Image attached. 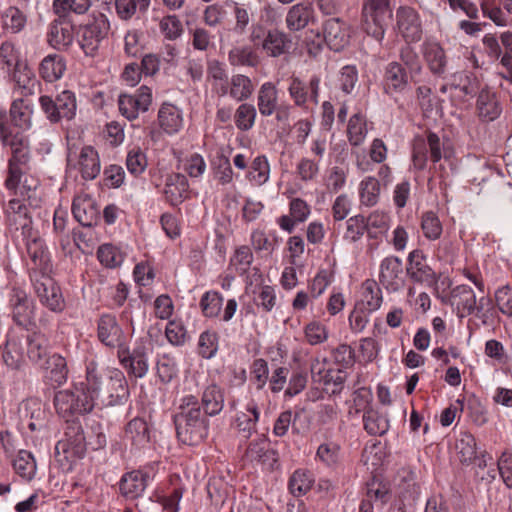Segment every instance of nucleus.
<instances>
[{
    "instance_id": "13",
    "label": "nucleus",
    "mask_w": 512,
    "mask_h": 512,
    "mask_svg": "<svg viewBox=\"0 0 512 512\" xmlns=\"http://www.w3.org/2000/svg\"><path fill=\"white\" fill-rule=\"evenodd\" d=\"M379 282L388 292H398L405 286L402 260L397 256L385 257L379 266Z\"/></svg>"
},
{
    "instance_id": "36",
    "label": "nucleus",
    "mask_w": 512,
    "mask_h": 512,
    "mask_svg": "<svg viewBox=\"0 0 512 512\" xmlns=\"http://www.w3.org/2000/svg\"><path fill=\"white\" fill-rule=\"evenodd\" d=\"M224 391L215 383L208 385L202 392L201 405L204 409L205 416H216L221 413L224 408Z\"/></svg>"
},
{
    "instance_id": "34",
    "label": "nucleus",
    "mask_w": 512,
    "mask_h": 512,
    "mask_svg": "<svg viewBox=\"0 0 512 512\" xmlns=\"http://www.w3.org/2000/svg\"><path fill=\"white\" fill-rule=\"evenodd\" d=\"M279 105L278 89L273 82H264L257 93V108L263 117L272 116Z\"/></svg>"
},
{
    "instance_id": "2",
    "label": "nucleus",
    "mask_w": 512,
    "mask_h": 512,
    "mask_svg": "<svg viewBox=\"0 0 512 512\" xmlns=\"http://www.w3.org/2000/svg\"><path fill=\"white\" fill-rule=\"evenodd\" d=\"M174 424L177 438L183 444L196 446L208 437L210 422L195 395L186 394L179 399Z\"/></svg>"
},
{
    "instance_id": "9",
    "label": "nucleus",
    "mask_w": 512,
    "mask_h": 512,
    "mask_svg": "<svg viewBox=\"0 0 512 512\" xmlns=\"http://www.w3.org/2000/svg\"><path fill=\"white\" fill-rule=\"evenodd\" d=\"M30 278L40 302L53 312H61L65 306L64 299L49 273L39 275L38 272H32Z\"/></svg>"
},
{
    "instance_id": "19",
    "label": "nucleus",
    "mask_w": 512,
    "mask_h": 512,
    "mask_svg": "<svg viewBox=\"0 0 512 512\" xmlns=\"http://www.w3.org/2000/svg\"><path fill=\"white\" fill-rule=\"evenodd\" d=\"M421 53L429 71L434 76L443 77L447 71L448 58L441 44L426 39L421 45Z\"/></svg>"
},
{
    "instance_id": "48",
    "label": "nucleus",
    "mask_w": 512,
    "mask_h": 512,
    "mask_svg": "<svg viewBox=\"0 0 512 512\" xmlns=\"http://www.w3.org/2000/svg\"><path fill=\"white\" fill-rule=\"evenodd\" d=\"M187 180L184 175L174 174L167 178L164 195L166 200L172 205H177L183 199L187 192Z\"/></svg>"
},
{
    "instance_id": "50",
    "label": "nucleus",
    "mask_w": 512,
    "mask_h": 512,
    "mask_svg": "<svg viewBox=\"0 0 512 512\" xmlns=\"http://www.w3.org/2000/svg\"><path fill=\"white\" fill-rule=\"evenodd\" d=\"M125 436L137 447H142L149 442L150 435L146 421L142 418H134L128 422Z\"/></svg>"
},
{
    "instance_id": "52",
    "label": "nucleus",
    "mask_w": 512,
    "mask_h": 512,
    "mask_svg": "<svg viewBox=\"0 0 512 512\" xmlns=\"http://www.w3.org/2000/svg\"><path fill=\"white\" fill-rule=\"evenodd\" d=\"M364 429L370 435L382 436L389 430V420L386 415L374 409L363 415Z\"/></svg>"
},
{
    "instance_id": "7",
    "label": "nucleus",
    "mask_w": 512,
    "mask_h": 512,
    "mask_svg": "<svg viewBox=\"0 0 512 512\" xmlns=\"http://www.w3.org/2000/svg\"><path fill=\"white\" fill-rule=\"evenodd\" d=\"M55 452L58 455L62 453L64 459L70 463L85 455L86 438L79 422L73 421L68 423L64 438L57 442Z\"/></svg>"
},
{
    "instance_id": "40",
    "label": "nucleus",
    "mask_w": 512,
    "mask_h": 512,
    "mask_svg": "<svg viewBox=\"0 0 512 512\" xmlns=\"http://www.w3.org/2000/svg\"><path fill=\"white\" fill-rule=\"evenodd\" d=\"M456 100L464 101L467 96H473L478 90L477 77L470 72H457L452 75Z\"/></svg>"
},
{
    "instance_id": "8",
    "label": "nucleus",
    "mask_w": 512,
    "mask_h": 512,
    "mask_svg": "<svg viewBox=\"0 0 512 512\" xmlns=\"http://www.w3.org/2000/svg\"><path fill=\"white\" fill-rule=\"evenodd\" d=\"M110 22L106 15L99 13L81 29L79 44L87 56H95L100 43L107 37Z\"/></svg>"
},
{
    "instance_id": "3",
    "label": "nucleus",
    "mask_w": 512,
    "mask_h": 512,
    "mask_svg": "<svg viewBox=\"0 0 512 512\" xmlns=\"http://www.w3.org/2000/svg\"><path fill=\"white\" fill-rule=\"evenodd\" d=\"M362 27L364 31L381 41L385 34V28L392 17L390 0H368L362 11Z\"/></svg>"
},
{
    "instance_id": "31",
    "label": "nucleus",
    "mask_w": 512,
    "mask_h": 512,
    "mask_svg": "<svg viewBox=\"0 0 512 512\" xmlns=\"http://www.w3.org/2000/svg\"><path fill=\"white\" fill-rule=\"evenodd\" d=\"M148 474L135 470L124 474L119 489L122 496L127 499H136L144 493L147 487Z\"/></svg>"
},
{
    "instance_id": "32",
    "label": "nucleus",
    "mask_w": 512,
    "mask_h": 512,
    "mask_svg": "<svg viewBox=\"0 0 512 512\" xmlns=\"http://www.w3.org/2000/svg\"><path fill=\"white\" fill-rule=\"evenodd\" d=\"M260 417V410L257 403L251 400L247 403L245 411L236 415L235 427L237 432L245 439H248L256 432L257 423Z\"/></svg>"
},
{
    "instance_id": "20",
    "label": "nucleus",
    "mask_w": 512,
    "mask_h": 512,
    "mask_svg": "<svg viewBox=\"0 0 512 512\" xmlns=\"http://www.w3.org/2000/svg\"><path fill=\"white\" fill-rule=\"evenodd\" d=\"M397 27L407 42H416L422 35V25L417 11L408 6H401L396 12Z\"/></svg>"
},
{
    "instance_id": "47",
    "label": "nucleus",
    "mask_w": 512,
    "mask_h": 512,
    "mask_svg": "<svg viewBox=\"0 0 512 512\" xmlns=\"http://www.w3.org/2000/svg\"><path fill=\"white\" fill-rule=\"evenodd\" d=\"M373 396L369 389L367 388H359L355 390L352 394V399L348 404V417L357 418L361 413L366 414V412L370 411L371 402Z\"/></svg>"
},
{
    "instance_id": "28",
    "label": "nucleus",
    "mask_w": 512,
    "mask_h": 512,
    "mask_svg": "<svg viewBox=\"0 0 512 512\" xmlns=\"http://www.w3.org/2000/svg\"><path fill=\"white\" fill-rule=\"evenodd\" d=\"M67 69L66 59L61 54L53 53L45 56L39 63V76L47 83L61 79Z\"/></svg>"
},
{
    "instance_id": "4",
    "label": "nucleus",
    "mask_w": 512,
    "mask_h": 512,
    "mask_svg": "<svg viewBox=\"0 0 512 512\" xmlns=\"http://www.w3.org/2000/svg\"><path fill=\"white\" fill-rule=\"evenodd\" d=\"M96 377L100 380L99 405L117 406L126 403L129 398V388L122 371L113 369L104 378L96 369Z\"/></svg>"
},
{
    "instance_id": "38",
    "label": "nucleus",
    "mask_w": 512,
    "mask_h": 512,
    "mask_svg": "<svg viewBox=\"0 0 512 512\" xmlns=\"http://www.w3.org/2000/svg\"><path fill=\"white\" fill-rule=\"evenodd\" d=\"M74 38L73 27L69 22L60 18L54 20L48 33V41L55 48L69 46Z\"/></svg>"
},
{
    "instance_id": "49",
    "label": "nucleus",
    "mask_w": 512,
    "mask_h": 512,
    "mask_svg": "<svg viewBox=\"0 0 512 512\" xmlns=\"http://www.w3.org/2000/svg\"><path fill=\"white\" fill-rule=\"evenodd\" d=\"M313 473L305 469H297L289 479V490L295 497H301L310 491L314 484Z\"/></svg>"
},
{
    "instance_id": "16",
    "label": "nucleus",
    "mask_w": 512,
    "mask_h": 512,
    "mask_svg": "<svg viewBox=\"0 0 512 512\" xmlns=\"http://www.w3.org/2000/svg\"><path fill=\"white\" fill-rule=\"evenodd\" d=\"M97 336L100 342L107 347L120 349L126 345L125 334L112 314L100 316L97 324Z\"/></svg>"
},
{
    "instance_id": "5",
    "label": "nucleus",
    "mask_w": 512,
    "mask_h": 512,
    "mask_svg": "<svg viewBox=\"0 0 512 512\" xmlns=\"http://www.w3.org/2000/svg\"><path fill=\"white\" fill-rule=\"evenodd\" d=\"M39 105L51 123H58L62 119L72 120L76 115V96L70 90L62 91L56 99L48 95H42L39 97Z\"/></svg>"
},
{
    "instance_id": "25",
    "label": "nucleus",
    "mask_w": 512,
    "mask_h": 512,
    "mask_svg": "<svg viewBox=\"0 0 512 512\" xmlns=\"http://www.w3.org/2000/svg\"><path fill=\"white\" fill-rule=\"evenodd\" d=\"M408 85V74L398 62H390L384 71L383 86L388 95L403 92Z\"/></svg>"
},
{
    "instance_id": "18",
    "label": "nucleus",
    "mask_w": 512,
    "mask_h": 512,
    "mask_svg": "<svg viewBox=\"0 0 512 512\" xmlns=\"http://www.w3.org/2000/svg\"><path fill=\"white\" fill-rule=\"evenodd\" d=\"M324 362L321 363L315 359L311 364V373L314 381H319L324 385L326 392L339 394L344 388L347 378L346 372L341 369H324Z\"/></svg>"
},
{
    "instance_id": "15",
    "label": "nucleus",
    "mask_w": 512,
    "mask_h": 512,
    "mask_svg": "<svg viewBox=\"0 0 512 512\" xmlns=\"http://www.w3.org/2000/svg\"><path fill=\"white\" fill-rule=\"evenodd\" d=\"M121 365L129 375L135 378H143L149 369L147 349L143 345H137L133 351L125 345L117 351Z\"/></svg>"
},
{
    "instance_id": "46",
    "label": "nucleus",
    "mask_w": 512,
    "mask_h": 512,
    "mask_svg": "<svg viewBox=\"0 0 512 512\" xmlns=\"http://www.w3.org/2000/svg\"><path fill=\"white\" fill-rule=\"evenodd\" d=\"M26 23V15L15 6L8 7L1 14V26L7 33L17 34L21 32Z\"/></svg>"
},
{
    "instance_id": "60",
    "label": "nucleus",
    "mask_w": 512,
    "mask_h": 512,
    "mask_svg": "<svg viewBox=\"0 0 512 512\" xmlns=\"http://www.w3.org/2000/svg\"><path fill=\"white\" fill-rule=\"evenodd\" d=\"M15 472L25 480H31L36 474V462L33 455L25 450L19 451L13 461Z\"/></svg>"
},
{
    "instance_id": "41",
    "label": "nucleus",
    "mask_w": 512,
    "mask_h": 512,
    "mask_svg": "<svg viewBox=\"0 0 512 512\" xmlns=\"http://www.w3.org/2000/svg\"><path fill=\"white\" fill-rule=\"evenodd\" d=\"M383 297L379 284L373 279H367L361 286V303L368 312L378 310L382 304Z\"/></svg>"
},
{
    "instance_id": "35",
    "label": "nucleus",
    "mask_w": 512,
    "mask_h": 512,
    "mask_svg": "<svg viewBox=\"0 0 512 512\" xmlns=\"http://www.w3.org/2000/svg\"><path fill=\"white\" fill-rule=\"evenodd\" d=\"M315 21L314 9L310 4L298 3L293 5L286 15V25L291 31L304 29Z\"/></svg>"
},
{
    "instance_id": "6",
    "label": "nucleus",
    "mask_w": 512,
    "mask_h": 512,
    "mask_svg": "<svg viewBox=\"0 0 512 512\" xmlns=\"http://www.w3.org/2000/svg\"><path fill=\"white\" fill-rule=\"evenodd\" d=\"M27 169L28 165L9 166L5 186L14 195L29 201L30 205H36L39 180L27 174Z\"/></svg>"
},
{
    "instance_id": "57",
    "label": "nucleus",
    "mask_w": 512,
    "mask_h": 512,
    "mask_svg": "<svg viewBox=\"0 0 512 512\" xmlns=\"http://www.w3.org/2000/svg\"><path fill=\"white\" fill-rule=\"evenodd\" d=\"M455 297H458L457 309L461 313L460 316L474 314L476 307V296L467 285H459L454 289Z\"/></svg>"
},
{
    "instance_id": "42",
    "label": "nucleus",
    "mask_w": 512,
    "mask_h": 512,
    "mask_svg": "<svg viewBox=\"0 0 512 512\" xmlns=\"http://www.w3.org/2000/svg\"><path fill=\"white\" fill-rule=\"evenodd\" d=\"M4 146L10 147L12 156L8 161V167L14 165H28L30 160L29 148L27 141L22 134H17L2 143Z\"/></svg>"
},
{
    "instance_id": "29",
    "label": "nucleus",
    "mask_w": 512,
    "mask_h": 512,
    "mask_svg": "<svg viewBox=\"0 0 512 512\" xmlns=\"http://www.w3.org/2000/svg\"><path fill=\"white\" fill-rule=\"evenodd\" d=\"M9 115L14 127L28 130L32 126L33 103L24 96L15 98L11 103Z\"/></svg>"
},
{
    "instance_id": "1",
    "label": "nucleus",
    "mask_w": 512,
    "mask_h": 512,
    "mask_svg": "<svg viewBox=\"0 0 512 512\" xmlns=\"http://www.w3.org/2000/svg\"><path fill=\"white\" fill-rule=\"evenodd\" d=\"M100 380L96 377V366L90 363L86 368V378L69 389L59 390L54 396L57 413L68 418L73 415L90 413L99 406Z\"/></svg>"
},
{
    "instance_id": "45",
    "label": "nucleus",
    "mask_w": 512,
    "mask_h": 512,
    "mask_svg": "<svg viewBox=\"0 0 512 512\" xmlns=\"http://www.w3.org/2000/svg\"><path fill=\"white\" fill-rule=\"evenodd\" d=\"M270 178V165L265 155H258L251 162L246 179L255 186H262Z\"/></svg>"
},
{
    "instance_id": "26",
    "label": "nucleus",
    "mask_w": 512,
    "mask_h": 512,
    "mask_svg": "<svg viewBox=\"0 0 512 512\" xmlns=\"http://www.w3.org/2000/svg\"><path fill=\"white\" fill-rule=\"evenodd\" d=\"M324 39L330 49L340 51L349 42L347 26L339 18H331L324 23Z\"/></svg>"
},
{
    "instance_id": "21",
    "label": "nucleus",
    "mask_w": 512,
    "mask_h": 512,
    "mask_svg": "<svg viewBox=\"0 0 512 512\" xmlns=\"http://www.w3.org/2000/svg\"><path fill=\"white\" fill-rule=\"evenodd\" d=\"M157 123L165 134H178L184 127L182 109L170 102L162 103L157 113Z\"/></svg>"
},
{
    "instance_id": "10",
    "label": "nucleus",
    "mask_w": 512,
    "mask_h": 512,
    "mask_svg": "<svg viewBox=\"0 0 512 512\" xmlns=\"http://www.w3.org/2000/svg\"><path fill=\"white\" fill-rule=\"evenodd\" d=\"M152 103V90L146 85L134 94H121L118 98L119 112L128 120H135L140 112H146Z\"/></svg>"
},
{
    "instance_id": "64",
    "label": "nucleus",
    "mask_w": 512,
    "mask_h": 512,
    "mask_svg": "<svg viewBox=\"0 0 512 512\" xmlns=\"http://www.w3.org/2000/svg\"><path fill=\"white\" fill-rule=\"evenodd\" d=\"M367 229L366 219L362 215L350 217L345 222V231L343 239L347 242L354 243L362 238Z\"/></svg>"
},
{
    "instance_id": "43",
    "label": "nucleus",
    "mask_w": 512,
    "mask_h": 512,
    "mask_svg": "<svg viewBox=\"0 0 512 512\" xmlns=\"http://www.w3.org/2000/svg\"><path fill=\"white\" fill-rule=\"evenodd\" d=\"M381 183L373 176H367L359 183V200L366 207L375 206L380 198Z\"/></svg>"
},
{
    "instance_id": "11",
    "label": "nucleus",
    "mask_w": 512,
    "mask_h": 512,
    "mask_svg": "<svg viewBox=\"0 0 512 512\" xmlns=\"http://www.w3.org/2000/svg\"><path fill=\"white\" fill-rule=\"evenodd\" d=\"M320 79L313 76L308 82L293 76L290 78L288 93L295 106L308 109L309 104H318Z\"/></svg>"
},
{
    "instance_id": "44",
    "label": "nucleus",
    "mask_w": 512,
    "mask_h": 512,
    "mask_svg": "<svg viewBox=\"0 0 512 512\" xmlns=\"http://www.w3.org/2000/svg\"><path fill=\"white\" fill-rule=\"evenodd\" d=\"M254 84L251 78L244 74L231 76L230 98L237 102H246L254 93Z\"/></svg>"
},
{
    "instance_id": "53",
    "label": "nucleus",
    "mask_w": 512,
    "mask_h": 512,
    "mask_svg": "<svg viewBox=\"0 0 512 512\" xmlns=\"http://www.w3.org/2000/svg\"><path fill=\"white\" fill-rule=\"evenodd\" d=\"M455 447L461 463L468 464L477 458L476 440L471 433L461 432Z\"/></svg>"
},
{
    "instance_id": "55",
    "label": "nucleus",
    "mask_w": 512,
    "mask_h": 512,
    "mask_svg": "<svg viewBox=\"0 0 512 512\" xmlns=\"http://www.w3.org/2000/svg\"><path fill=\"white\" fill-rule=\"evenodd\" d=\"M254 261V256L251 248L247 245L239 246L235 249L230 258V267L233 268L240 276L248 273Z\"/></svg>"
},
{
    "instance_id": "54",
    "label": "nucleus",
    "mask_w": 512,
    "mask_h": 512,
    "mask_svg": "<svg viewBox=\"0 0 512 512\" xmlns=\"http://www.w3.org/2000/svg\"><path fill=\"white\" fill-rule=\"evenodd\" d=\"M157 376L164 383H170L178 375V364L176 358L169 354L163 353L158 356L156 362Z\"/></svg>"
},
{
    "instance_id": "63",
    "label": "nucleus",
    "mask_w": 512,
    "mask_h": 512,
    "mask_svg": "<svg viewBox=\"0 0 512 512\" xmlns=\"http://www.w3.org/2000/svg\"><path fill=\"white\" fill-rule=\"evenodd\" d=\"M219 336L215 331H204L198 340V354L205 359L213 358L218 351Z\"/></svg>"
},
{
    "instance_id": "22",
    "label": "nucleus",
    "mask_w": 512,
    "mask_h": 512,
    "mask_svg": "<svg viewBox=\"0 0 512 512\" xmlns=\"http://www.w3.org/2000/svg\"><path fill=\"white\" fill-rule=\"evenodd\" d=\"M24 201V199L13 198L5 208L6 222L10 229L22 230L23 234L30 229L31 225V218Z\"/></svg>"
},
{
    "instance_id": "27",
    "label": "nucleus",
    "mask_w": 512,
    "mask_h": 512,
    "mask_svg": "<svg viewBox=\"0 0 512 512\" xmlns=\"http://www.w3.org/2000/svg\"><path fill=\"white\" fill-rule=\"evenodd\" d=\"M72 213L76 221L84 227H91L98 218V210L88 194H79L74 197Z\"/></svg>"
},
{
    "instance_id": "39",
    "label": "nucleus",
    "mask_w": 512,
    "mask_h": 512,
    "mask_svg": "<svg viewBox=\"0 0 512 512\" xmlns=\"http://www.w3.org/2000/svg\"><path fill=\"white\" fill-rule=\"evenodd\" d=\"M228 61L232 66L255 68L260 63V56L250 45H239L228 52Z\"/></svg>"
},
{
    "instance_id": "61",
    "label": "nucleus",
    "mask_w": 512,
    "mask_h": 512,
    "mask_svg": "<svg viewBox=\"0 0 512 512\" xmlns=\"http://www.w3.org/2000/svg\"><path fill=\"white\" fill-rule=\"evenodd\" d=\"M212 171L220 185H228L233 182L234 172L230 160L223 153L218 154L212 162Z\"/></svg>"
},
{
    "instance_id": "12",
    "label": "nucleus",
    "mask_w": 512,
    "mask_h": 512,
    "mask_svg": "<svg viewBox=\"0 0 512 512\" xmlns=\"http://www.w3.org/2000/svg\"><path fill=\"white\" fill-rule=\"evenodd\" d=\"M428 151L430 159L436 163L442 158L441 141L437 134L429 132L427 139L416 137L413 142V166L417 170H423L428 161Z\"/></svg>"
},
{
    "instance_id": "37",
    "label": "nucleus",
    "mask_w": 512,
    "mask_h": 512,
    "mask_svg": "<svg viewBox=\"0 0 512 512\" xmlns=\"http://www.w3.org/2000/svg\"><path fill=\"white\" fill-rule=\"evenodd\" d=\"M291 46V39L287 34L277 29L269 30L262 42V49L270 57H279L287 53Z\"/></svg>"
},
{
    "instance_id": "24",
    "label": "nucleus",
    "mask_w": 512,
    "mask_h": 512,
    "mask_svg": "<svg viewBox=\"0 0 512 512\" xmlns=\"http://www.w3.org/2000/svg\"><path fill=\"white\" fill-rule=\"evenodd\" d=\"M8 72L14 83L15 92L20 96L28 97L35 93V87L39 83L26 61Z\"/></svg>"
},
{
    "instance_id": "14",
    "label": "nucleus",
    "mask_w": 512,
    "mask_h": 512,
    "mask_svg": "<svg viewBox=\"0 0 512 512\" xmlns=\"http://www.w3.org/2000/svg\"><path fill=\"white\" fill-rule=\"evenodd\" d=\"M67 166L77 169L85 180L95 179L101 170L99 155L92 146L83 147L79 154L69 153Z\"/></svg>"
},
{
    "instance_id": "17",
    "label": "nucleus",
    "mask_w": 512,
    "mask_h": 512,
    "mask_svg": "<svg viewBox=\"0 0 512 512\" xmlns=\"http://www.w3.org/2000/svg\"><path fill=\"white\" fill-rule=\"evenodd\" d=\"M406 273L413 282L428 286L437 280L436 273L426 262V256L418 249L409 253Z\"/></svg>"
},
{
    "instance_id": "62",
    "label": "nucleus",
    "mask_w": 512,
    "mask_h": 512,
    "mask_svg": "<svg viewBox=\"0 0 512 512\" xmlns=\"http://www.w3.org/2000/svg\"><path fill=\"white\" fill-rule=\"evenodd\" d=\"M316 458L328 467H335L341 461V447L335 442H325L319 445Z\"/></svg>"
},
{
    "instance_id": "30",
    "label": "nucleus",
    "mask_w": 512,
    "mask_h": 512,
    "mask_svg": "<svg viewBox=\"0 0 512 512\" xmlns=\"http://www.w3.org/2000/svg\"><path fill=\"white\" fill-rule=\"evenodd\" d=\"M12 307V318L17 325L26 326L33 317V304L27 294L18 289H14L10 298Z\"/></svg>"
},
{
    "instance_id": "33",
    "label": "nucleus",
    "mask_w": 512,
    "mask_h": 512,
    "mask_svg": "<svg viewBox=\"0 0 512 512\" xmlns=\"http://www.w3.org/2000/svg\"><path fill=\"white\" fill-rule=\"evenodd\" d=\"M476 110L483 122H491L500 116L502 107L495 93L483 89L478 95Z\"/></svg>"
},
{
    "instance_id": "56",
    "label": "nucleus",
    "mask_w": 512,
    "mask_h": 512,
    "mask_svg": "<svg viewBox=\"0 0 512 512\" xmlns=\"http://www.w3.org/2000/svg\"><path fill=\"white\" fill-rule=\"evenodd\" d=\"M257 117V109L253 104L242 102L234 113V123L240 131H249L253 128Z\"/></svg>"
},
{
    "instance_id": "59",
    "label": "nucleus",
    "mask_w": 512,
    "mask_h": 512,
    "mask_svg": "<svg viewBox=\"0 0 512 512\" xmlns=\"http://www.w3.org/2000/svg\"><path fill=\"white\" fill-rule=\"evenodd\" d=\"M365 497L370 499L377 508L385 505L391 498L389 486L378 479L367 483Z\"/></svg>"
},
{
    "instance_id": "58",
    "label": "nucleus",
    "mask_w": 512,
    "mask_h": 512,
    "mask_svg": "<svg viewBox=\"0 0 512 512\" xmlns=\"http://www.w3.org/2000/svg\"><path fill=\"white\" fill-rule=\"evenodd\" d=\"M367 135V124L364 116L356 113L349 119L347 126V136L352 146H360Z\"/></svg>"
},
{
    "instance_id": "51",
    "label": "nucleus",
    "mask_w": 512,
    "mask_h": 512,
    "mask_svg": "<svg viewBox=\"0 0 512 512\" xmlns=\"http://www.w3.org/2000/svg\"><path fill=\"white\" fill-rule=\"evenodd\" d=\"M48 354V339L41 332H33L27 336V355L35 363L40 362Z\"/></svg>"
},
{
    "instance_id": "23",
    "label": "nucleus",
    "mask_w": 512,
    "mask_h": 512,
    "mask_svg": "<svg viewBox=\"0 0 512 512\" xmlns=\"http://www.w3.org/2000/svg\"><path fill=\"white\" fill-rule=\"evenodd\" d=\"M26 247L33 263V266L30 268V274L32 272H38L39 275L50 273L52 265L44 240L33 238L27 242Z\"/></svg>"
}]
</instances>
